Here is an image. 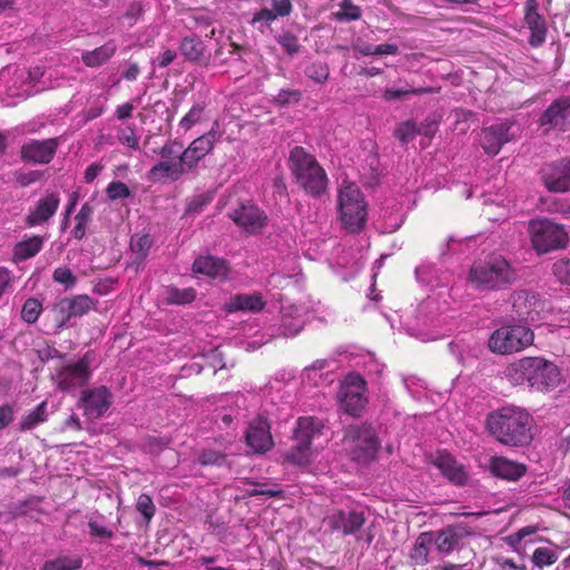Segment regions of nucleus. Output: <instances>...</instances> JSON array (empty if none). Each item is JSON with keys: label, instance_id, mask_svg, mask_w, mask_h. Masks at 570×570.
<instances>
[{"label": "nucleus", "instance_id": "1", "mask_svg": "<svg viewBox=\"0 0 570 570\" xmlns=\"http://www.w3.org/2000/svg\"><path fill=\"white\" fill-rule=\"evenodd\" d=\"M518 277V269L509 259L501 254H490L471 265L466 284L480 293L499 292L512 286Z\"/></svg>", "mask_w": 570, "mask_h": 570}, {"label": "nucleus", "instance_id": "2", "mask_svg": "<svg viewBox=\"0 0 570 570\" xmlns=\"http://www.w3.org/2000/svg\"><path fill=\"white\" fill-rule=\"evenodd\" d=\"M532 417L523 409L503 406L488 417V428L497 440L510 446H523L532 440Z\"/></svg>", "mask_w": 570, "mask_h": 570}, {"label": "nucleus", "instance_id": "3", "mask_svg": "<svg viewBox=\"0 0 570 570\" xmlns=\"http://www.w3.org/2000/svg\"><path fill=\"white\" fill-rule=\"evenodd\" d=\"M504 376L512 385L528 384L537 391H550L560 382L558 366L543 357H522L510 363L504 370Z\"/></svg>", "mask_w": 570, "mask_h": 570}, {"label": "nucleus", "instance_id": "4", "mask_svg": "<svg viewBox=\"0 0 570 570\" xmlns=\"http://www.w3.org/2000/svg\"><path fill=\"white\" fill-rule=\"evenodd\" d=\"M289 169L296 183L312 197L322 196L327 189L328 178L316 158L303 147H294L288 158Z\"/></svg>", "mask_w": 570, "mask_h": 570}, {"label": "nucleus", "instance_id": "5", "mask_svg": "<svg viewBox=\"0 0 570 570\" xmlns=\"http://www.w3.org/2000/svg\"><path fill=\"white\" fill-rule=\"evenodd\" d=\"M338 209L345 229L357 233L364 227L367 216L366 204L356 184L343 181L338 190Z\"/></svg>", "mask_w": 570, "mask_h": 570}, {"label": "nucleus", "instance_id": "6", "mask_svg": "<svg viewBox=\"0 0 570 570\" xmlns=\"http://www.w3.org/2000/svg\"><path fill=\"white\" fill-rule=\"evenodd\" d=\"M534 341L533 331L523 324H508L497 328L489 337L491 352L500 355L518 353L531 346Z\"/></svg>", "mask_w": 570, "mask_h": 570}, {"label": "nucleus", "instance_id": "7", "mask_svg": "<svg viewBox=\"0 0 570 570\" xmlns=\"http://www.w3.org/2000/svg\"><path fill=\"white\" fill-rule=\"evenodd\" d=\"M322 422L315 417H301L294 431L296 444L284 454L285 461L297 466H306L312 461L311 443L313 438L321 433Z\"/></svg>", "mask_w": 570, "mask_h": 570}, {"label": "nucleus", "instance_id": "8", "mask_svg": "<svg viewBox=\"0 0 570 570\" xmlns=\"http://www.w3.org/2000/svg\"><path fill=\"white\" fill-rule=\"evenodd\" d=\"M344 442L351 452L352 459L358 462H368L374 459L379 442L371 425H352L347 429Z\"/></svg>", "mask_w": 570, "mask_h": 570}, {"label": "nucleus", "instance_id": "9", "mask_svg": "<svg viewBox=\"0 0 570 570\" xmlns=\"http://www.w3.org/2000/svg\"><path fill=\"white\" fill-rule=\"evenodd\" d=\"M530 234L534 249L542 254L563 248L568 243V234L564 228L548 219L532 220Z\"/></svg>", "mask_w": 570, "mask_h": 570}, {"label": "nucleus", "instance_id": "10", "mask_svg": "<svg viewBox=\"0 0 570 570\" xmlns=\"http://www.w3.org/2000/svg\"><path fill=\"white\" fill-rule=\"evenodd\" d=\"M29 72L24 67L8 66L0 70V100L6 105H14L10 99L27 98L31 95L28 85Z\"/></svg>", "mask_w": 570, "mask_h": 570}, {"label": "nucleus", "instance_id": "11", "mask_svg": "<svg viewBox=\"0 0 570 570\" xmlns=\"http://www.w3.org/2000/svg\"><path fill=\"white\" fill-rule=\"evenodd\" d=\"M51 377L57 389L63 392H72L82 387L90 379L88 357L83 356L76 363L60 365Z\"/></svg>", "mask_w": 570, "mask_h": 570}, {"label": "nucleus", "instance_id": "12", "mask_svg": "<svg viewBox=\"0 0 570 570\" xmlns=\"http://www.w3.org/2000/svg\"><path fill=\"white\" fill-rule=\"evenodd\" d=\"M364 379L356 373H350L344 379L340 391V403L344 412L360 416L366 405Z\"/></svg>", "mask_w": 570, "mask_h": 570}, {"label": "nucleus", "instance_id": "13", "mask_svg": "<svg viewBox=\"0 0 570 570\" xmlns=\"http://www.w3.org/2000/svg\"><path fill=\"white\" fill-rule=\"evenodd\" d=\"M366 519L363 511L334 509L323 519L324 524L332 531L343 535H355L364 525Z\"/></svg>", "mask_w": 570, "mask_h": 570}, {"label": "nucleus", "instance_id": "14", "mask_svg": "<svg viewBox=\"0 0 570 570\" xmlns=\"http://www.w3.org/2000/svg\"><path fill=\"white\" fill-rule=\"evenodd\" d=\"M220 137L218 124L215 122L209 131L194 139L188 147L183 150V163L188 166L190 171L196 169L198 163L214 149L215 144Z\"/></svg>", "mask_w": 570, "mask_h": 570}, {"label": "nucleus", "instance_id": "15", "mask_svg": "<svg viewBox=\"0 0 570 570\" xmlns=\"http://www.w3.org/2000/svg\"><path fill=\"white\" fill-rule=\"evenodd\" d=\"M541 174L548 190L553 193L570 190V158H563L544 165Z\"/></svg>", "mask_w": 570, "mask_h": 570}, {"label": "nucleus", "instance_id": "16", "mask_svg": "<svg viewBox=\"0 0 570 570\" xmlns=\"http://www.w3.org/2000/svg\"><path fill=\"white\" fill-rule=\"evenodd\" d=\"M540 125L559 131L570 130V96L556 99L541 115Z\"/></svg>", "mask_w": 570, "mask_h": 570}, {"label": "nucleus", "instance_id": "17", "mask_svg": "<svg viewBox=\"0 0 570 570\" xmlns=\"http://www.w3.org/2000/svg\"><path fill=\"white\" fill-rule=\"evenodd\" d=\"M511 127V122L501 121L483 128L480 134V145L483 150L490 156L498 155L502 146L512 139Z\"/></svg>", "mask_w": 570, "mask_h": 570}, {"label": "nucleus", "instance_id": "18", "mask_svg": "<svg viewBox=\"0 0 570 570\" xmlns=\"http://www.w3.org/2000/svg\"><path fill=\"white\" fill-rule=\"evenodd\" d=\"M58 145L56 138L30 140L22 146L21 158L31 164H48L53 158Z\"/></svg>", "mask_w": 570, "mask_h": 570}, {"label": "nucleus", "instance_id": "19", "mask_svg": "<svg viewBox=\"0 0 570 570\" xmlns=\"http://www.w3.org/2000/svg\"><path fill=\"white\" fill-rule=\"evenodd\" d=\"M230 219L249 233L262 229L266 223V215L256 205L240 204L229 213Z\"/></svg>", "mask_w": 570, "mask_h": 570}, {"label": "nucleus", "instance_id": "20", "mask_svg": "<svg viewBox=\"0 0 570 570\" xmlns=\"http://www.w3.org/2000/svg\"><path fill=\"white\" fill-rule=\"evenodd\" d=\"M81 403L85 414L91 419L101 417L111 404V394L105 386L83 391Z\"/></svg>", "mask_w": 570, "mask_h": 570}, {"label": "nucleus", "instance_id": "21", "mask_svg": "<svg viewBox=\"0 0 570 570\" xmlns=\"http://www.w3.org/2000/svg\"><path fill=\"white\" fill-rule=\"evenodd\" d=\"M271 426L266 419H254L246 433L247 445L256 453H265L273 446Z\"/></svg>", "mask_w": 570, "mask_h": 570}, {"label": "nucleus", "instance_id": "22", "mask_svg": "<svg viewBox=\"0 0 570 570\" xmlns=\"http://www.w3.org/2000/svg\"><path fill=\"white\" fill-rule=\"evenodd\" d=\"M511 298L515 314L524 320L535 321L543 307L539 296L525 289L515 291Z\"/></svg>", "mask_w": 570, "mask_h": 570}, {"label": "nucleus", "instance_id": "23", "mask_svg": "<svg viewBox=\"0 0 570 570\" xmlns=\"http://www.w3.org/2000/svg\"><path fill=\"white\" fill-rule=\"evenodd\" d=\"M59 204V195L56 193H48L37 202L33 209H30L26 217V225L35 227L48 222L56 214Z\"/></svg>", "mask_w": 570, "mask_h": 570}, {"label": "nucleus", "instance_id": "24", "mask_svg": "<svg viewBox=\"0 0 570 570\" xmlns=\"http://www.w3.org/2000/svg\"><path fill=\"white\" fill-rule=\"evenodd\" d=\"M190 171L188 166L183 163V156L179 155V160H168L160 159L156 165H154L147 177L151 181H161V180H178L184 174Z\"/></svg>", "mask_w": 570, "mask_h": 570}, {"label": "nucleus", "instance_id": "25", "mask_svg": "<svg viewBox=\"0 0 570 570\" xmlns=\"http://www.w3.org/2000/svg\"><path fill=\"white\" fill-rule=\"evenodd\" d=\"M434 465L453 484L464 485L469 480V473L463 464L449 453H439Z\"/></svg>", "mask_w": 570, "mask_h": 570}, {"label": "nucleus", "instance_id": "26", "mask_svg": "<svg viewBox=\"0 0 570 570\" xmlns=\"http://www.w3.org/2000/svg\"><path fill=\"white\" fill-rule=\"evenodd\" d=\"M525 23L531 30L530 43L533 47L542 45L546 40L547 27L544 19L537 11L534 0H528L525 4Z\"/></svg>", "mask_w": 570, "mask_h": 570}, {"label": "nucleus", "instance_id": "27", "mask_svg": "<svg viewBox=\"0 0 570 570\" xmlns=\"http://www.w3.org/2000/svg\"><path fill=\"white\" fill-rule=\"evenodd\" d=\"M490 471L501 479L515 481L525 473V466L503 456H494L490 460Z\"/></svg>", "mask_w": 570, "mask_h": 570}, {"label": "nucleus", "instance_id": "28", "mask_svg": "<svg viewBox=\"0 0 570 570\" xmlns=\"http://www.w3.org/2000/svg\"><path fill=\"white\" fill-rule=\"evenodd\" d=\"M193 271L219 279H225L228 275V267L225 261L213 256H200L196 258L193 264Z\"/></svg>", "mask_w": 570, "mask_h": 570}, {"label": "nucleus", "instance_id": "29", "mask_svg": "<svg viewBox=\"0 0 570 570\" xmlns=\"http://www.w3.org/2000/svg\"><path fill=\"white\" fill-rule=\"evenodd\" d=\"M265 302L261 294H237L233 296L226 304L225 309L228 313L235 312H259L264 308Z\"/></svg>", "mask_w": 570, "mask_h": 570}, {"label": "nucleus", "instance_id": "30", "mask_svg": "<svg viewBox=\"0 0 570 570\" xmlns=\"http://www.w3.org/2000/svg\"><path fill=\"white\" fill-rule=\"evenodd\" d=\"M117 48L116 41L109 40L94 50L82 52L81 60L89 68H98L115 56Z\"/></svg>", "mask_w": 570, "mask_h": 570}, {"label": "nucleus", "instance_id": "31", "mask_svg": "<svg viewBox=\"0 0 570 570\" xmlns=\"http://www.w3.org/2000/svg\"><path fill=\"white\" fill-rule=\"evenodd\" d=\"M45 237L33 235L18 242L13 247V262L20 263L35 257L43 247Z\"/></svg>", "mask_w": 570, "mask_h": 570}, {"label": "nucleus", "instance_id": "32", "mask_svg": "<svg viewBox=\"0 0 570 570\" xmlns=\"http://www.w3.org/2000/svg\"><path fill=\"white\" fill-rule=\"evenodd\" d=\"M434 541V532H422L415 540L410 559L414 566H424L429 562L430 549Z\"/></svg>", "mask_w": 570, "mask_h": 570}, {"label": "nucleus", "instance_id": "33", "mask_svg": "<svg viewBox=\"0 0 570 570\" xmlns=\"http://www.w3.org/2000/svg\"><path fill=\"white\" fill-rule=\"evenodd\" d=\"M415 275L419 282L431 287L446 285L445 273H440V271L431 263H424L416 267Z\"/></svg>", "mask_w": 570, "mask_h": 570}, {"label": "nucleus", "instance_id": "34", "mask_svg": "<svg viewBox=\"0 0 570 570\" xmlns=\"http://www.w3.org/2000/svg\"><path fill=\"white\" fill-rule=\"evenodd\" d=\"M460 534L453 528H446L439 533H434V541L436 550L440 553L449 554L451 553L459 544Z\"/></svg>", "mask_w": 570, "mask_h": 570}, {"label": "nucleus", "instance_id": "35", "mask_svg": "<svg viewBox=\"0 0 570 570\" xmlns=\"http://www.w3.org/2000/svg\"><path fill=\"white\" fill-rule=\"evenodd\" d=\"M48 419L47 402H41L36 409L23 415L20 421V429L29 431L46 422Z\"/></svg>", "mask_w": 570, "mask_h": 570}, {"label": "nucleus", "instance_id": "36", "mask_svg": "<svg viewBox=\"0 0 570 570\" xmlns=\"http://www.w3.org/2000/svg\"><path fill=\"white\" fill-rule=\"evenodd\" d=\"M94 215V206L90 203H85L78 214L75 216L76 226L71 234L76 239H82L86 235V228Z\"/></svg>", "mask_w": 570, "mask_h": 570}, {"label": "nucleus", "instance_id": "37", "mask_svg": "<svg viewBox=\"0 0 570 570\" xmlns=\"http://www.w3.org/2000/svg\"><path fill=\"white\" fill-rule=\"evenodd\" d=\"M558 559V549L551 547H539L531 556V562L538 568L551 566L557 562Z\"/></svg>", "mask_w": 570, "mask_h": 570}, {"label": "nucleus", "instance_id": "38", "mask_svg": "<svg viewBox=\"0 0 570 570\" xmlns=\"http://www.w3.org/2000/svg\"><path fill=\"white\" fill-rule=\"evenodd\" d=\"M196 298V291L191 287L177 288L169 286L166 288V301L169 304L185 305L191 303Z\"/></svg>", "mask_w": 570, "mask_h": 570}, {"label": "nucleus", "instance_id": "39", "mask_svg": "<svg viewBox=\"0 0 570 570\" xmlns=\"http://www.w3.org/2000/svg\"><path fill=\"white\" fill-rule=\"evenodd\" d=\"M96 303L97 302L94 301L90 296L83 294L71 297L68 305L71 308V316L81 317L90 309H94L96 307Z\"/></svg>", "mask_w": 570, "mask_h": 570}, {"label": "nucleus", "instance_id": "40", "mask_svg": "<svg viewBox=\"0 0 570 570\" xmlns=\"http://www.w3.org/2000/svg\"><path fill=\"white\" fill-rule=\"evenodd\" d=\"M434 89L432 87H420V88H405V89H394V88H385L382 94V98L385 101H395L409 95H423V94H432Z\"/></svg>", "mask_w": 570, "mask_h": 570}, {"label": "nucleus", "instance_id": "41", "mask_svg": "<svg viewBox=\"0 0 570 570\" xmlns=\"http://www.w3.org/2000/svg\"><path fill=\"white\" fill-rule=\"evenodd\" d=\"M304 326V321L299 315L292 316L286 309H283L281 332L284 336L297 335Z\"/></svg>", "mask_w": 570, "mask_h": 570}, {"label": "nucleus", "instance_id": "42", "mask_svg": "<svg viewBox=\"0 0 570 570\" xmlns=\"http://www.w3.org/2000/svg\"><path fill=\"white\" fill-rule=\"evenodd\" d=\"M151 246L153 239L148 234H136L131 236L130 249L137 255L140 262L147 257Z\"/></svg>", "mask_w": 570, "mask_h": 570}, {"label": "nucleus", "instance_id": "43", "mask_svg": "<svg viewBox=\"0 0 570 570\" xmlns=\"http://www.w3.org/2000/svg\"><path fill=\"white\" fill-rule=\"evenodd\" d=\"M181 55L191 61L198 60L204 51L203 42L197 38H184L180 43Z\"/></svg>", "mask_w": 570, "mask_h": 570}, {"label": "nucleus", "instance_id": "44", "mask_svg": "<svg viewBox=\"0 0 570 570\" xmlns=\"http://www.w3.org/2000/svg\"><path fill=\"white\" fill-rule=\"evenodd\" d=\"M334 363L335 361L330 358L316 360L315 362L312 363V365L305 367L304 375L308 381L313 382V384L316 385L318 383V372L325 371L326 374H328L330 372L333 371Z\"/></svg>", "mask_w": 570, "mask_h": 570}, {"label": "nucleus", "instance_id": "45", "mask_svg": "<svg viewBox=\"0 0 570 570\" xmlns=\"http://www.w3.org/2000/svg\"><path fill=\"white\" fill-rule=\"evenodd\" d=\"M117 139L121 145L132 150L139 149V136L134 125L119 127L117 129Z\"/></svg>", "mask_w": 570, "mask_h": 570}, {"label": "nucleus", "instance_id": "46", "mask_svg": "<svg viewBox=\"0 0 570 570\" xmlns=\"http://www.w3.org/2000/svg\"><path fill=\"white\" fill-rule=\"evenodd\" d=\"M204 106L196 104L194 105L189 111L180 119L178 127L183 131L190 130L194 126L199 124L204 118Z\"/></svg>", "mask_w": 570, "mask_h": 570}, {"label": "nucleus", "instance_id": "47", "mask_svg": "<svg viewBox=\"0 0 570 570\" xmlns=\"http://www.w3.org/2000/svg\"><path fill=\"white\" fill-rule=\"evenodd\" d=\"M41 311V303L37 298L30 297L22 306L21 317L24 322L33 324L39 318Z\"/></svg>", "mask_w": 570, "mask_h": 570}, {"label": "nucleus", "instance_id": "48", "mask_svg": "<svg viewBox=\"0 0 570 570\" xmlns=\"http://www.w3.org/2000/svg\"><path fill=\"white\" fill-rule=\"evenodd\" d=\"M82 566L80 558H58L46 563L43 570H79Z\"/></svg>", "mask_w": 570, "mask_h": 570}, {"label": "nucleus", "instance_id": "49", "mask_svg": "<svg viewBox=\"0 0 570 570\" xmlns=\"http://www.w3.org/2000/svg\"><path fill=\"white\" fill-rule=\"evenodd\" d=\"M89 534L99 539H110L112 530L105 524L102 517L90 518L88 522Z\"/></svg>", "mask_w": 570, "mask_h": 570}, {"label": "nucleus", "instance_id": "50", "mask_svg": "<svg viewBox=\"0 0 570 570\" xmlns=\"http://www.w3.org/2000/svg\"><path fill=\"white\" fill-rule=\"evenodd\" d=\"M305 73L309 79L314 80L315 82L323 83L327 80L330 76V69L326 63L316 61L312 62L309 66L306 67Z\"/></svg>", "mask_w": 570, "mask_h": 570}, {"label": "nucleus", "instance_id": "51", "mask_svg": "<svg viewBox=\"0 0 570 570\" xmlns=\"http://www.w3.org/2000/svg\"><path fill=\"white\" fill-rule=\"evenodd\" d=\"M394 135L402 144H407L419 135V128L416 124L411 120L403 121L397 126Z\"/></svg>", "mask_w": 570, "mask_h": 570}, {"label": "nucleus", "instance_id": "52", "mask_svg": "<svg viewBox=\"0 0 570 570\" xmlns=\"http://www.w3.org/2000/svg\"><path fill=\"white\" fill-rule=\"evenodd\" d=\"M276 19L277 14H274L273 10L263 8L254 13L250 23L262 31L264 28L269 27Z\"/></svg>", "mask_w": 570, "mask_h": 570}, {"label": "nucleus", "instance_id": "53", "mask_svg": "<svg viewBox=\"0 0 570 570\" xmlns=\"http://www.w3.org/2000/svg\"><path fill=\"white\" fill-rule=\"evenodd\" d=\"M361 17V9L353 4L350 0H343L340 11L336 12V18L340 21H353Z\"/></svg>", "mask_w": 570, "mask_h": 570}, {"label": "nucleus", "instance_id": "54", "mask_svg": "<svg viewBox=\"0 0 570 570\" xmlns=\"http://www.w3.org/2000/svg\"><path fill=\"white\" fill-rule=\"evenodd\" d=\"M276 41L289 56H293L299 51L301 46L298 38L288 31L277 36Z\"/></svg>", "mask_w": 570, "mask_h": 570}, {"label": "nucleus", "instance_id": "55", "mask_svg": "<svg viewBox=\"0 0 570 570\" xmlns=\"http://www.w3.org/2000/svg\"><path fill=\"white\" fill-rule=\"evenodd\" d=\"M552 273L560 283L570 286V258L557 261L552 266Z\"/></svg>", "mask_w": 570, "mask_h": 570}, {"label": "nucleus", "instance_id": "56", "mask_svg": "<svg viewBox=\"0 0 570 570\" xmlns=\"http://www.w3.org/2000/svg\"><path fill=\"white\" fill-rule=\"evenodd\" d=\"M52 279L62 284L66 289L72 288L76 285L77 278L68 267H57L53 271Z\"/></svg>", "mask_w": 570, "mask_h": 570}, {"label": "nucleus", "instance_id": "57", "mask_svg": "<svg viewBox=\"0 0 570 570\" xmlns=\"http://www.w3.org/2000/svg\"><path fill=\"white\" fill-rule=\"evenodd\" d=\"M107 196L110 200L126 199L130 196V190L122 181L114 180L106 188Z\"/></svg>", "mask_w": 570, "mask_h": 570}, {"label": "nucleus", "instance_id": "58", "mask_svg": "<svg viewBox=\"0 0 570 570\" xmlns=\"http://www.w3.org/2000/svg\"><path fill=\"white\" fill-rule=\"evenodd\" d=\"M225 454L214 450H203L198 455V462L202 465H217L220 466L225 463Z\"/></svg>", "mask_w": 570, "mask_h": 570}, {"label": "nucleus", "instance_id": "59", "mask_svg": "<svg viewBox=\"0 0 570 570\" xmlns=\"http://www.w3.org/2000/svg\"><path fill=\"white\" fill-rule=\"evenodd\" d=\"M183 145L178 141H168L158 151L161 159L179 160V155L183 153Z\"/></svg>", "mask_w": 570, "mask_h": 570}, {"label": "nucleus", "instance_id": "60", "mask_svg": "<svg viewBox=\"0 0 570 570\" xmlns=\"http://www.w3.org/2000/svg\"><path fill=\"white\" fill-rule=\"evenodd\" d=\"M137 510L144 515L145 520L149 522L155 514L156 508L151 498L147 494H140L137 500Z\"/></svg>", "mask_w": 570, "mask_h": 570}, {"label": "nucleus", "instance_id": "61", "mask_svg": "<svg viewBox=\"0 0 570 570\" xmlns=\"http://www.w3.org/2000/svg\"><path fill=\"white\" fill-rule=\"evenodd\" d=\"M301 92L294 89H282L275 97V102L283 107L292 104H296L301 99Z\"/></svg>", "mask_w": 570, "mask_h": 570}, {"label": "nucleus", "instance_id": "62", "mask_svg": "<svg viewBox=\"0 0 570 570\" xmlns=\"http://www.w3.org/2000/svg\"><path fill=\"white\" fill-rule=\"evenodd\" d=\"M68 303H70V298L65 297L61 298L53 307L55 313L60 317L59 327L67 325V323L73 317L71 316V308Z\"/></svg>", "mask_w": 570, "mask_h": 570}, {"label": "nucleus", "instance_id": "63", "mask_svg": "<svg viewBox=\"0 0 570 570\" xmlns=\"http://www.w3.org/2000/svg\"><path fill=\"white\" fill-rule=\"evenodd\" d=\"M282 492L283 491L277 485H274L273 488H267L266 484L262 483L255 484L253 489L247 491L248 495L250 497L265 495L268 498L278 497L282 494Z\"/></svg>", "mask_w": 570, "mask_h": 570}, {"label": "nucleus", "instance_id": "64", "mask_svg": "<svg viewBox=\"0 0 570 570\" xmlns=\"http://www.w3.org/2000/svg\"><path fill=\"white\" fill-rule=\"evenodd\" d=\"M212 200V198L208 195L200 194L196 195L191 198V200L188 203L187 212L188 213H200L202 209Z\"/></svg>", "mask_w": 570, "mask_h": 570}]
</instances>
